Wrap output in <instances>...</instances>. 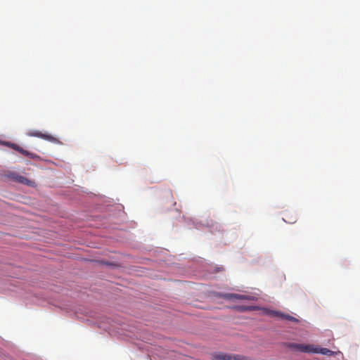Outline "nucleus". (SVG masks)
Segmentation results:
<instances>
[{"label": "nucleus", "mask_w": 360, "mask_h": 360, "mask_svg": "<svg viewBox=\"0 0 360 360\" xmlns=\"http://www.w3.org/2000/svg\"><path fill=\"white\" fill-rule=\"evenodd\" d=\"M311 349L313 351H311V353L321 354L328 356H333L335 354L333 351H331L327 348H318L315 347L314 345H311Z\"/></svg>", "instance_id": "nucleus-8"}, {"label": "nucleus", "mask_w": 360, "mask_h": 360, "mask_svg": "<svg viewBox=\"0 0 360 360\" xmlns=\"http://www.w3.org/2000/svg\"><path fill=\"white\" fill-rule=\"evenodd\" d=\"M271 314L274 316L278 317V318H281L283 319H285V320H288V321H290L292 322L297 323L299 321V320L297 319H296L295 317H293L288 314H283L280 311H272L271 312Z\"/></svg>", "instance_id": "nucleus-7"}, {"label": "nucleus", "mask_w": 360, "mask_h": 360, "mask_svg": "<svg viewBox=\"0 0 360 360\" xmlns=\"http://www.w3.org/2000/svg\"><path fill=\"white\" fill-rule=\"evenodd\" d=\"M311 345H304L293 342H288L286 344L287 347L290 349L304 353H311V352L313 351L311 349Z\"/></svg>", "instance_id": "nucleus-2"}, {"label": "nucleus", "mask_w": 360, "mask_h": 360, "mask_svg": "<svg viewBox=\"0 0 360 360\" xmlns=\"http://www.w3.org/2000/svg\"><path fill=\"white\" fill-rule=\"evenodd\" d=\"M285 221L288 222V223H290V224H292V223H294L296 221V217L295 216H291L290 217H289L288 219H283Z\"/></svg>", "instance_id": "nucleus-10"}, {"label": "nucleus", "mask_w": 360, "mask_h": 360, "mask_svg": "<svg viewBox=\"0 0 360 360\" xmlns=\"http://www.w3.org/2000/svg\"><path fill=\"white\" fill-rule=\"evenodd\" d=\"M226 300L237 299V300H252V297L245 295H240L235 293H226L222 296Z\"/></svg>", "instance_id": "nucleus-6"}, {"label": "nucleus", "mask_w": 360, "mask_h": 360, "mask_svg": "<svg viewBox=\"0 0 360 360\" xmlns=\"http://www.w3.org/2000/svg\"><path fill=\"white\" fill-rule=\"evenodd\" d=\"M27 135L29 136L41 138V139L48 140V141H53L54 140V138L51 135L43 134L42 132H41L40 131H38V130L30 131L27 133Z\"/></svg>", "instance_id": "nucleus-5"}, {"label": "nucleus", "mask_w": 360, "mask_h": 360, "mask_svg": "<svg viewBox=\"0 0 360 360\" xmlns=\"http://www.w3.org/2000/svg\"><path fill=\"white\" fill-rule=\"evenodd\" d=\"M5 146H7L12 149L18 151L20 153L31 158V159H36L38 158L39 156L36 154H34L32 153H30L26 150H24L22 148L19 146L18 144L10 143V142H4V143Z\"/></svg>", "instance_id": "nucleus-3"}, {"label": "nucleus", "mask_w": 360, "mask_h": 360, "mask_svg": "<svg viewBox=\"0 0 360 360\" xmlns=\"http://www.w3.org/2000/svg\"><path fill=\"white\" fill-rule=\"evenodd\" d=\"M212 360H249L247 357L240 355L229 354L223 352H213L211 354Z\"/></svg>", "instance_id": "nucleus-1"}, {"label": "nucleus", "mask_w": 360, "mask_h": 360, "mask_svg": "<svg viewBox=\"0 0 360 360\" xmlns=\"http://www.w3.org/2000/svg\"><path fill=\"white\" fill-rule=\"evenodd\" d=\"M233 308L236 309L237 311H242V312L246 311H252L255 309V307H254L244 306V305H236V306H234Z\"/></svg>", "instance_id": "nucleus-9"}, {"label": "nucleus", "mask_w": 360, "mask_h": 360, "mask_svg": "<svg viewBox=\"0 0 360 360\" xmlns=\"http://www.w3.org/2000/svg\"><path fill=\"white\" fill-rule=\"evenodd\" d=\"M7 177L9 179L14 180L18 183L23 184L27 186H32L34 182L29 180L28 179L21 176L18 173L14 172H10L6 174Z\"/></svg>", "instance_id": "nucleus-4"}]
</instances>
